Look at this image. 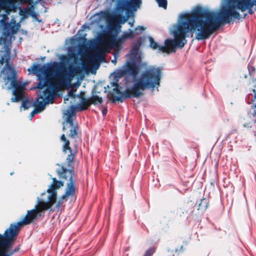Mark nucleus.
Returning <instances> with one entry per match:
<instances>
[{"mask_svg": "<svg viewBox=\"0 0 256 256\" xmlns=\"http://www.w3.org/2000/svg\"><path fill=\"white\" fill-rule=\"evenodd\" d=\"M256 2V0H231L226 4L224 0L216 12H210L198 16L194 12L182 14L178 17L177 25L172 32L174 40H166L163 46H159L150 37L148 38L150 46L168 54L175 52L176 46L183 47L186 42L185 38L194 32L196 38L198 40L208 38L216 30L218 22L230 18H239L238 10L244 12Z\"/></svg>", "mask_w": 256, "mask_h": 256, "instance_id": "obj_1", "label": "nucleus"}, {"mask_svg": "<svg viewBox=\"0 0 256 256\" xmlns=\"http://www.w3.org/2000/svg\"><path fill=\"white\" fill-rule=\"evenodd\" d=\"M60 178L68 181L65 194L58 199L57 198L56 190L64 186V182L58 181L56 178H53L52 184L48 186L46 192L42 193L37 198L34 208L28 211L22 222L11 224L6 231L4 236L0 234V256H10L12 254L10 250V241L16 236L21 226L30 223L39 214L51 208L54 204H56L57 208H59L64 202L67 200L68 198L73 196L75 188L72 182V172L64 170L60 174Z\"/></svg>", "mask_w": 256, "mask_h": 256, "instance_id": "obj_2", "label": "nucleus"}, {"mask_svg": "<svg viewBox=\"0 0 256 256\" xmlns=\"http://www.w3.org/2000/svg\"><path fill=\"white\" fill-rule=\"evenodd\" d=\"M126 74L132 76V84L128 86L127 92L130 95L138 96L142 95L146 90H154L158 88L162 69L132 60L126 62L122 70L115 72L114 78L120 77Z\"/></svg>", "mask_w": 256, "mask_h": 256, "instance_id": "obj_3", "label": "nucleus"}, {"mask_svg": "<svg viewBox=\"0 0 256 256\" xmlns=\"http://www.w3.org/2000/svg\"><path fill=\"white\" fill-rule=\"evenodd\" d=\"M30 73H34L40 80L43 77H46L50 73H55L56 76L53 84L60 90L64 88V78L63 76L64 72V66L62 62H54L47 64L41 66L40 65H34L28 68Z\"/></svg>", "mask_w": 256, "mask_h": 256, "instance_id": "obj_4", "label": "nucleus"}, {"mask_svg": "<svg viewBox=\"0 0 256 256\" xmlns=\"http://www.w3.org/2000/svg\"><path fill=\"white\" fill-rule=\"evenodd\" d=\"M0 82L3 84L2 88H6L8 90L14 88L12 92L15 96L12 98V102H17L21 100L22 97L23 88L20 87L16 81V72L14 68L8 64H6L5 66L0 72Z\"/></svg>", "mask_w": 256, "mask_h": 256, "instance_id": "obj_5", "label": "nucleus"}, {"mask_svg": "<svg viewBox=\"0 0 256 256\" xmlns=\"http://www.w3.org/2000/svg\"><path fill=\"white\" fill-rule=\"evenodd\" d=\"M94 22H105L109 25L112 31L118 32L120 28V24L125 22H122L120 16H114L108 12H100L93 16Z\"/></svg>", "mask_w": 256, "mask_h": 256, "instance_id": "obj_6", "label": "nucleus"}, {"mask_svg": "<svg viewBox=\"0 0 256 256\" xmlns=\"http://www.w3.org/2000/svg\"><path fill=\"white\" fill-rule=\"evenodd\" d=\"M38 88L39 90H38L37 93L39 97L34 104V110L30 114L31 118H32L36 114L39 113L44 110L46 104L52 102L51 99L50 98V96H47L46 92H43L42 90V88L40 83L38 84Z\"/></svg>", "mask_w": 256, "mask_h": 256, "instance_id": "obj_7", "label": "nucleus"}, {"mask_svg": "<svg viewBox=\"0 0 256 256\" xmlns=\"http://www.w3.org/2000/svg\"><path fill=\"white\" fill-rule=\"evenodd\" d=\"M74 106L70 108V111L66 110L64 112L63 118L64 122L63 123V130L66 131L68 130L70 132L68 135L74 138L77 135L76 126L74 125L72 121V116H74V112L72 110Z\"/></svg>", "mask_w": 256, "mask_h": 256, "instance_id": "obj_8", "label": "nucleus"}, {"mask_svg": "<svg viewBox=\"0 0 256 256\" xmlns=\"http://www.w3.org/2000/svg\"><path fill=\"white\" fill-rule=\"evenodd\" d=\"M10 42L0 38V66L7 64L10 57Z\"/></svg>", "mask_w": 256, "mask_h": 256, "instance_id": "obj_9", "label": "nucleus"}, {"mask_svg": "<svg viewBox=\"0 0 256 256\" xmlns=\"http://www.w3.org/2000/svg\"><path fill=\"white\" fill-rule=\"evenodd\" d=\"M10 42L0 38V66L7 64L10 57Z\"/></svg>", "mask_w": 256, "mask_h": 256, "instance_id": "obj_10", "label": "nucleus"}, {"mask_svg": "<svg viewBox=\"0 0 256 256\" xmlns=\"http://www.w3.org/2000/svg\"><path fill=\"white\" fill-rule=\"evenodd\" d=\"M8 19L6 16H2V18L0 20V30L11 31L12 32H17L20 28V24L16 23L14 19H12L10 23L6 22Z\"/></svg>", "mask_w": 256, "mask_h": 256, "instance_id": "obj_11", "label": "nucleus"}, {"mask_svg": "<svg viewBox=\"0 0 256 256\" xmlns=\"http://www.w3.org/2000/svg\"><path fill=\"white\" fill-rule=\"evenodd\" d=\"M112 46V40L110 36H104L102 38L98 45V50L100 54L108 52Z\"/></svg>", "mask_w": 256, "mask_h": 256, "instance_id": "obj_12", "label": "nucleus"}, {"mask_svg": "<svg viewBox=\"0 0 256 256\" xmlns=\"http://www.w3.org/2000/svg\"><path fill=\"white\" fill-rule=\"evenodd\" d=\"M141 4V0H126L124 8L128 11H135Z\"/></svg>", "mask_w": 256, "mask_h": 256, "instance_id": "obj_13", "label": "nucleus"}, {"mask_svg": "<svg viewBox=\"0 0 256 256\" xmlns=\"http://www.w3.org/2000/svg\"><path fill=\"white\" fill-rule=\"evenodd\" d=\"M60 140L63 142V151L64 152H66L68 150L70 152H72V150L70 148L69 146L70 142L69 140H68L65 136L64 134H63L60 137Z\"/></svg>", "mask_w": 256, "mask_h": 256, "instance_id": "obj_14", "label": "nucleus"}, {"mask_svg": "<svg viewBox=\"0 0 256 256\" xmlns=\"http://www.w3.org/2000/svg\"><path fill=\"white\" fill-rule=\"evenodd\" d=\"M76 91V88H72V90H70V92H69L68 94L64 98V103H67L68 101L69 100V99H70V102L72 100H74L76 98V96L74 94V93Z\"/></svg>", "mask_w": 256, "mask_h": 256, "instance_id": "obj_15", "label": "nucleus"}, {"mask_svg": "<svg viewBox=\"0 0 256 256\" xmlns=\"http://www.w3.org/2000/svg\"><path fill=\"white\" fill-rule=\"evenodd\" d=\"M253 92H254V99L252 100V109L253 110L254 114H256V92L255 91V90H253Z\"/></svg>", "mask_w": 256, "mask_h": 256, "instance_id": "obj_16", "label": "nucleus"}, {"mask_svg": "<svg viewBox=\"0 0 256 256\" xmlns=\"http://www.w3.org/2000/svg\"><path fill=\"white\" fill-rule=\"evenodd\" d=\"M91 101L94 104H98V103H102V98L98 96H94L91 98Z\"/></svg>", "mask_w": 256, "mask_h": 256, "instance_id": "obj_17", "label": "nucleus"}, {"mask_svg": "<svg viewBox=\"0 0 256 256\" xmlns=\"http://www.w3.org/2000/svg\"><path fill=\"white\" fill-rule=\"evenodd\" d=\"M160 7L164 9L166 8L167 6V0H156Z\"/></svg>", "mask_w": 256, "mask_h": 256, "instance_id": "obj_18", "label": "nucleus"}, {"mask_svg": "<svg viewBox=\"0 0 256 256\" xmlns=\"http://www.w3.org/2000/svg\"><path fill=\"white\" fill-rule=\"evenodd\" d=\"M154 252V248H150L146 252L144 256H150Z\"/></svg>", "mask_w": 256, "mask_h": 256, "instance_id": "obj_19", "label": "nucleus"}, {"mask_svg": "<svg viewBox=\"0 0 256 256\" xmlns=\"http://www.w3.org/2000/svg\"><path fill=\"white\" fill-rule=\"evenodd\" d=\"M74 158V156L72 154L68 156L67 158V160L68 162H71Z\"/></svg>", "mask_w": 256, "mask_h": 256, "instance_id": "obj_20", "label": "nucleus"}, {"mask_svg": "<svg viewBox=\"0 0 256 256\" xmlns=\"http://www.w3.org/2000/svg\"><path fill=\"white\" fill-rule=\"evenodd\" d=\"M30 106L26 102H23L22 105V107L24 108V110L28 109L29 108Z\"/></svg>", "mask_w": 256, "mask_h": 256, "instance_id": "obj_21", "label": "nucleus"}, {"mask_svg": "<svg viewBox=\"0 0 256 256\" xmlns=\"http://www.w3.org/2000/svg\"><path fill=\"white\" fill-rule=\"evenodd\" d=\"M113 90L114 92H116V93H118L119 92V90L118 88V86L117 84L114 86Z\"/></svg>", "mask_w": 256, "mask_h": 256, "instance_id": "obj_22", "label": "nucleus"}, {"mask_svg": "<svg viewBox=\"0 0 256 256\" xmlns=\"http://www.w3.org/2000/svg\"><path fill=\"white\" fill-rule=\"evenodd\" d=\"M132 36V32L131 31H130L128 33L124 34V36L125 37H130V36Z\"/></svg>", "mask_w": 256, "mask_h": 256, "instance_id": "obj_23", "label": "nucleus"}, {"mask_svg": "<svg viewBox=\"0 0 256 256\" xmlns=\"http://www.w3.org/2000/svg\"><path fill=\"white\" fill-rule=\"evenodd\" d=\"M144 28L142 26H138L137 28H136V30H140L141 31L144 30Z\"/></svg>", "mask_w": 256, "mask_h": 256, "instance_id": "obj_24", "label": "nucleus"}, {"mask_svg": "<svg viewBox=\"0 0 256 256\" xmlns=\"http://www.w3.org/2000/svg\"><path fill=\"white\" fill-rule=\"evenodd\" d=\"M203 202H205L206 204V202L205 200H202V202H200V208L202 206V204Z\"/></svg>", "mask_w": 256, "mask_h": 256, "instance_id": "obj_25", "label": "nucleus"}, {"mask_svg": "<svg viewBox=\"0 0 256 256\" xmlns=\"http://www.w3.org/2000/svg\"><path fill=\"white\" fill-rule=\"evenodd\" d=\"M107 112V110L106 108H104L102 110V114H103L105 115Z\"/></svg>", "mask_w": 256, "mask_h": 256, "instance_id": "obj_26", "label": "nucleus"}, {"mask_svg": "<svg viewBox=\"0 0 256 256\" xmlns=\"http://www.w3.org/2000/svg\"><path fill=\"white\" fill-rule=\"evenodd\" d=\"M129 24H130V25H132V24L130 22H129Z\"/></svg>", "mask_w": 256, "mask_h": 256, "instance_id": "obj_27", "label": "nucleus"}]
</instances>
